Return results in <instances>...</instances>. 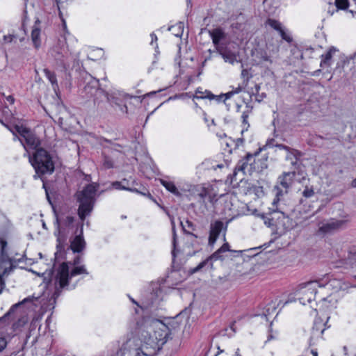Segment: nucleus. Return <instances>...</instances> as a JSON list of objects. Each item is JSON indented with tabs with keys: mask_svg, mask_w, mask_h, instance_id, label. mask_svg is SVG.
I'll list each match as a JSON object with an SVG mask.
<instances>
[{
	"mask_svg": "<svg viewBox=\"0 0 356 356\" xmlns=\"http://www.w3.org/2000/svg\"><path fill=\"white\" fill-rule=\"evenodd\" d=\"M205 92L207 93V95L206 96H202L201 95L200 97L201 98H208L209 99H214L216 98V95L212 94L211 92L209 91H205Z\"/></svg>",
	"mask_w": 356,
	"mask_h": 356,
	"instance_id": "obj_48",
	"label": "nucleus"
},
{
	"mask_svg": "<svg viewBox=\"0 0 356 356\" xmlns=\"http://www.w3.org/2000/svg\"><path fill=\"white\" fill-rule=\"evenodd\" d=\"M83 91L88 97H94L95 104L99 99L98 95H104L106 97L107 102L112 101L108 96V93L99 87V80L96 79L90 78V81L84 86Z\"/></svg>",
	"mask_w": 356,
	"mask_h": 356,
	"instance_id": "obj_10",
	"label": "nucleus"
},
{
	"mask_svg": "<svg viewBox=\"0 0 356 356\" xmlns=\"http://www.w3.org/2000/svg\"><path fill=\"white\" fill-rule=\"evenodd\" d=\"M235 356H241V355L239 354V349H237L236 353H235Z\"/></svg>",
	"mask_w": 356,
	"mask_h": 356,
	"instance_id": "obj_62",
	"label": "nucleus"
},
{
	"mask_svg": "<svg viewBox=\"0 0 356 356\" xmlns=\"http://www.w3.org/2000/svg\"><path fill=\"white\" fill-rule=\"evenodd\" d=\"M172 232H173V241H172V243H173L174 247H175L176 246V243H177V234H176V231H175V222L173 221H172Z\"/></svg>",
	"mask_w": 356,
	"mask_h": 356,
	"instance_id": "obj_47",
	"label": "nucleus"
},
{
	"mask_svg": "<svg viewBox=\"0 0 356 356\" xmlns=\"http://www.w3.org/2000/svg\"><path fill=\"white\" fill-rule=\"evenodd\" d=\"M348 222V220L331 219L327 222L319 226L318 233L323 234H331L334 231L346 227Z\"/></svg>",
	"mask_w": 356,
	"mask_h": 356,
	"instance_id": "obj_11",
	"label": "nucleus"
},
{
	"mask_svg": "<svg viewBox=\"0 0 356 356\" xmlns=\"http://www.w3.org/2000/svg\"><path fill=\"white\" fill-rule=\"evenodd\" d=\"M312 353L313 356H318L317 351L315 350H312Z\"/></svg>",
	"mask_w": 356,
	"mask_h": 356,
	"instance_id": "obj_61",
	"label": "nucleus"
},
{
	"mask_svg": "<svg viewBox=\"0 0 356 356\" xmlns=\"http://www.w3.org/2000/svg\"><path fill=\"white\" fill-rule=\"evenodd\" d=\"M171 334L169 327L162 322H158L154 336H149L141 346L136 349L135 356H153L166 343Z\"/></svg>",
	"mask_w": 356,
	"mask_h": 356,
	"instance_id": "obj_1",
	"label": "nucleus"
},
{
	"mask_svg": "<svg viewBox=\"0 0 356 356\" xmlns=\"http://www.w3.org/2000/svg\"><path fill=\"white\" fill-rule=\"evenodd\" d=\"M40 24V20L38 18L35 21L33 27H39Z\"/></svg>",
	"mask_w": 356,
	"mask_h": 356,
	"instance_id": "obj_59",
	"label": "nucleus"
},
{
	"mask_svg": "<svg viewBox=\"0 0 356 356\" xmlns=\"http://www.w3.org/2000/svg\"><path fill=\"white\" fill-rule=\"evenodd\" d=\"M15 131L17 132L20 135V136H21L20 138H22V139L31 131L29 129H28L26 127H24L23 126H18V125H16L15 127Z\"/></svg>",
	"mask_w": 356,
	"mask_h": 356,
	"instance_id": "obj_36",
	"label": "nucleus"
},
{
	"mask_svg": "<svg viewBox=\"0 0 356 356\" xmlns=\"http://www.w3.org/2000/svg\"><path fill=\"white\" fill-rule=\"evenodd\" d=\"M339 50L334 47H330L328 50L321 56L320 66L323 68L329 67L332 65L333 55Z\"/></svg>",
	"mask_w": 356,
	"mask_h": 356,
	"instance_id": "obj_19",
	"label": "nucleus"
},
{
	"mask_svg": "<svg viewBox=\"0 0 356 356\" xmlns=\"http://www.w3.org/2000/svg\"><path fill=\"white\" fill-rule=\"evenodd\" d=\"M277 191L276 193V197L274 199L273 202V207L270 208V209H271L273 212H280L284 217H286L288 219L291 218V222L289 225V227L291 229L296 227L298 225V223L301 222L302 221L307 220V216H302L299 207L293 209L290 213H286L285 212L280 211L277 206V203L280 200V196H282L283 195V193L277 187Z\"/></svg>",
	"mask_w": 356,
	"mask_h": 356,
	"instance_id": "obj_6",
	"label": "nucleus"
},
{
	"mask_svg": "<svg viewBox=\"0 0 356 356\" xmlns=\"http://www.w3.org/2000/svg\"><path fill=\"white\" fill-rule=\"evenodd\" d=\"M252 56H254L259 63H263L264 62H268L270 63H273L271 60V54L268 53L266 49H256L252 53Z\"/></svg>",
	"mask_w": 356,
	"mask_h": 356,
	"instance_id": "obj_22",
	"label": "nucleus"
},
{
	"mask_svg": "<svg viewBox=\"0 0 356 356\" xmlns=\"http://www.w3.org/2000/svg\"><path fill=\"white\" fill-rule=\"evenodd\" d=\"M231 251L229 245L227 243H224L218 250L213 252L211 256L203 261L200 262L195 268L191 269V274L195 273L201 270L206 266H209L210 268H213V261L218 259L222 260L224 258L223 253Z\"/></svg>",
	"mask_w": 356,
	"mask_h": 356,
	"instance_id": "obj_9",
	"label": "nucleus"
},
{
	"mask_svg": "<svg viewBox=\"0 0 356 356\" xmlns=\"http://www.w3.org/2000/svg\"><path fill=\"white\" fill-rule=\"evenodd\" d=\"M334 4L337 7V10H339L347 8L349 3L348 0H335Z\"/></svg>",
	"mask_w": 356,
	"mask_h": 356,
	"instance_id": "obj_38",
	"label": "nucleus"
},
{
	"mask_svg": "<svg viewBox=\"0 0 356 356\" xmlns=\"http://www.w3.org/2000/svg\"><path fill=\"white\" fill-rule=\"evenodd\" d=\"M254 169L257 172H262L268 168V156H265L257 161L254 159Z\"/></svg>",
	"mask_w": 356,
	"mask_h": 356,
	"instance_id": "obj_25",
	"label": "nucleus"
},
{
	"mask_svg": "<svg viewBox=\"0 0 356 356\" xmlns=\"http://www.w3.org/2000/svg\"><path fill=\"white\" fill-rule=\"evenodd\" d=\"M48 275L51 276V277L52 276V271L51 270L48 273Z\"/></svg>",
	"mask_w": 356,
	"mask_h": 356,
	"instance_id": "obj_64",
	"label": "nucleus"
},
{
	"mask_svg": "<svg viewBox=\"0 0 356 356\" xmlns=\"http://www.w3.org/2000/svg\"><path fill=\"white\" fill-rule=\"evenodd\" d=\"M151 38H152V42H151L152 44L154 42H156L157 41V37H156V35L154 33H152L151 34Z\"/></svg>",
	"mask_w": 356,
	"mask_h": 356,
	"instance_id": "obj_56",
	"label": "nucleus"
},
{
	"mask_svg": "<svg viewBox=\"0 0 356 356\" xmlns=\"http://www.w3.org/2000/svg\"><path fill=\"white\" fill-rule=\"evenodd\" d=\"M288 154L286 156V160L291 161V164L293 166V170L298 169V160L299 158L302 156V153L297 149L290 148L289 150H287Z\"/></svg>",
	"mask_w": 356,
	"mask_h": 356,
	"instance_id": "obj_23",
	"label": "nucleus"
},
{
	"mask_svg": "<svg viewBox=\"0 0 356 356\" xmlns=\"http://www.w3.org/2000/svg\"><path fill=\"white\" fill-rule=\"evenodd\" d=\"M7 241L0 238V294L6 286L3 277L8 275L15 267L13 259L9 257L7 252Z\"/></svg>",
	"mask_w": 356,
	"mask_h": 356,
	"instance_id": "obj_5",
	"label": "nucleus"
},
{
	"mask_svg": "<svg viewBox=\"0 0 356 356\" xmlns=\"http://www.w3.org/2000/svg\"><path fill=\"white\" fill-rule=\"evenodd\" d=\"M217 52L222 57L224 60L233 65L235 62H238V52L231 49L227 44L219 47L216 49Z\"/></svg>",
	"mask_w": 356,
	"mask_h": 356,
	"instance_id": "obj_12",
	"label": "nucleus"
},
{
	"mask_svg": "<svg viewBox=\"0 0 356 356\" xmlns=\"http://www.w3.org/2000/svg\"><path fill=\"white\" fill-rule=\"evenodd\" d=\"M326 323H323L322 320L316 318L314 321V325L312 329V335L309 339V345L314 344V339L320 338L325 330Z\"/></svg>",
	"mask_w": 356,
	"mask_h": 356,
	"instance_id": "obj_15",
	"label": "nucleus"
},
{
	"mask_svg": "<svg viewBox=\"0 0 356 356\" xmlns=\"http://www.w3.org/2000/svg\"><path fill=\"white\" fill-rule=\"evenodd\" d=\"M30 300H31V298H25L22 302L13 305L11 307V308L9 309V311L4 316H3L2 317L0 318V323L3 322L6 320L10 318V316L14 313L15 310L19 305H22L23 303H24L27 301H29Z\"/></svg>",
	"mask_w": 356,
	"mask_h": 356,
	"instance_id": "obj_31",
	"label": "nucleus"
},
{
	"mask_svg": "<svg viewBox=\"0 0 356 356\" xmlns=\"http://www.w3.org/2000/svg\"><path fill=\"white\" fill-rule=\"evenodd\" d=\"M350 61L346 58H343L337 63V66L334 69L333 74H337L341 76L342 73L344 72V68L346 65H348Z\"/></svg>",
	"mask_w": 356,
	"mask_h": 356,
	"instance_id": "obj_27",
	"label": "nucleus"
},
{
	"mask_svg": "<svg viewBox=\"0 0 356 356\" xmlns=\"http://www.w3.org/2000/svg\"><path fill=\"white\" fill-rule=\"evenodd\" d=\"M186 224L188 229L186 228V226L183 224L182 221H180V225L182 227V229L184 232L187 234L193 236L194 238H197V236L195 234H193L191 231H194L195 229V225L190 220H186Z\"/></svg>",
	"mask_w": 356,
	"mask_h": 356,
	"instance_id": "obj_29",
	"label": "nucleus"
},
{
	"mask_svg": "<svg viewBox=\"0 0 356 356\" xmlns=\"http://www.w3.org/2000/svg\"><path fill=\"white\" fill-rule=\"evenodd\" d=\"M302 196L305 198H310L315 195V192L313 186H306L304 191L302 193Z\"/></svg>",
	"mask_w": 356,
	"mask_h": 356,
	"instance_id": "obj_37",
	"label": "nucleus"
},
{
	"mask_svg": "<svg viewBox=\"0 0 356 356\" xmlns=\"http://www.w3.org/2000/svg\"><path fill=\"white\" fill-rule=\"evenodd\" d=\"M266 146L268 147H277L280 149H285L286 151L289 150L291 148L285 145L276 143L275 139L273 138L268 140Z\"/></svg>",
	"mask_w": 356,
	"mask_h": 356,
	"instance_id": "obj_34",
	"label": "nucleus"
},
{
	"mask_svg": "<svg viewBox=\"0 0 356 356\" xmlns=\"http://www.w3.org/2000/svg\"><path fill=\"white\" fill-rule=\"evenodd\" d=\"M55 214L56 225L57 226V233H55V234L57 236V241L58 242L57 248L60 250L63 248V243L67 238V232L66 229L72 225L74 218L70 216L60 218L56 212Z\"/></svg>",
	"mask_w": 356,
	"mask_h": 356,
	"instance_id": "obj_7",
	"label": "nucleus"
},
{
	"mask_svg": "<svg viewBox=\"0 0 356 356\" xmlns=\"http://www.w3.org/2000/svg\"><path fill=\"white\" fill-rule=\"evenodd\" d=\"M252 159H254L253 155L250 153H248L245 156L239 160L233 172V177H235L239 172L245 175V170Z\"/></svg>",
	"mask_w": 356,
	"mask_h": 356,
	"instance_id": "obj_20",
	"label": "nucleus"
},
{
	"mask_svg": "<svg viewBox=\"0 0 356 356\" xmlns=\"http://www.w3.org/2000/svg\"><path fill=\"white\" fill-rule=\"evenodd\" d=\"M121 181L123 184H125V186L130 188L124 189L125 191L139 193L138 190L135 187L138 185V183L135 179H133L132 177H130L129 179L124 178Z\"/></svg>",
	"mask_w": 356,
	"mask_h": 356,
	"instance_id": "obj_30",
	"label": "nucleus"
},
{
	"mask_svg": "<svg viewBox=\"0 0 356 356\" xmlns=\"http://www.w3.org/2000/svg\"><path fill=\"white\" fill-rule=\"evenodd\" d=\"M243 143V138H240L236 140V145L238 146L239 145H242Z\"/></svg>",
	"mask_w": 356,
	"mask_h": 356,
	"instance_id": "obj_58",
	"label": "nucleus"
},
{
	"mask_svg": "<svg viewBox=\"0 0 356 356\" xmlns=\"http://www.w3.org/2000/svg\"><path fill=\"white\" fill-rule=\"evenodd\" d=\"M126 350L127 343H123L122 346L119 348L111 356H124Z\"/></svg>",
	"mask_w": 356,
	"mask_h": 356,
	"instance_id": "obj_40",
	"label": "nucleus"
},
{
	"mask_svg": "<svg viewBox=\"0 0 356 356\" xmlns=\"http://www.w3.org/2000/svg\"><path fill=\"white\" fill-rule=\"evenodd\" d=\"M295 176L296 172L295 170H293L292 172H284L279 177L278 182L280 186L285 189V193L288 192V189L291 186Z\"/></svg>",
	"mask_w": 356,
	"mask_h": 356,
	"instance_id": "obj_18",
	"label": "nucleus"
},
{
	"mask_svg": "<svg viewBox=\"0 0 356 356\" xmlns=\"http://www.w3.org/2000/svg\"><path fill=\"white\" fill-rule=\"evenodd\" d=\"M223 99V102H225L227 98H226V93L225 94H221L220 95H216V99L218 102L222 101Z\"/></svg>",
	"mask_w": 356,
	"mask_h": 356,
	"instance_id": "obj_49",
	"label": "nucleus"
},
{
	"mask_svg": "<svg viewBox=\"0 0 356 356\" xmlns=\"http://www.w3.org/2000/svg\"><path fill=\"white\" fill-rule=\"evenodd\" d=\"M31 40L34 47L35 49H38L41 44L40 27H33L31 31Z\"/></svg>",
	"mask_w": 356,
	"mask_h": 356,
	"instance_id": "obj_26",
	"label": "nucleus"
},
{
	"mask_svg": "<svg viewBox=\"0 0 356 356\" xmlns=\"http://www.w3.org/2000/svg\"><path fill=\"white\" fill-rule=\"evenodd\" d=\"M321 72V70H318L314 72V74H317L318 72Z\"/></svg>",
	"mask_w": 356,
	"mask_h": 356,
	"instance_id": "obj_63",
	"label": "nucleus"
},
{
	"mask_svg": "<svg viewBox=\"0 0 356 356\" xmlns=\"http://www.w3.org/2000/svg\"><path fill=\"white\" fill-rule=\"evenodd\" d=\"M324 285L320 284L318 281H312L300 285L299 300L302 305L309 303L314 300L317 293L318 287H323Z\"/></svg>",
	"mask_w": 356,
	"mask_h": 356,
	"instance_id": "obj_8",
	"label": "nucleus"
},
{
	"mask_svg": "<svg viewBox=\"0 0 356 356\" xmlns=\"http://www.w3.org/2000/svg\"><path fill=\"white\" fill-rule=\"evenodd\" d=\"M241 26H242V24H240L238 22H235L232 24V29H242Z\"/></svg>",
	"mask_w": 356,
	"mask_h": 356,
	"instance_id": "obj_52",
	"label": "nucleus"
},
{
	"mask_svg": "<svg viewBox=\"0 0 356 356\" xmlns=\"http://www.w3.org/2000/svg\"><path fill=\"white\" fill-rule=\"evenodd\" d=\"M44 73L49 81L53 85V87L55 88V86H58L56 76L54 72L50 71L49 70L45 68L44 69Z\"/></svg>",
	"mask_w": 356,
	"mask_h": 356,
	"instance_id": "obj_32",
	"label": "nucleus"
},
{
	"mask_svg": "<svg viewBox=\"0 0 356 356\" xmlns=\"http://www.w3.org/2000/svg\"><path fill=\"white\" fill-rule=\"evenodd\" d=\"M83 222L81 221L80 233L74 236L71 241L70 248L74 252H81L86 248V242L83 236Z\"/></svg>",
	"mask_w": 356,
	"mask_h": 356,
	"instance_id": "obj_16",
	"label": "nucleus"
},
{
	"mask_svg": "<svg viewBox=\"0 0 356 356\" xmlns=\"http://www.w3.org/2000/svg\"><path fill=\"white\" fill-rule=\"evenodd\" d=\"M14 139L19 140L26 149L28 147L36 150L40 145V139L31 131L23 139L19 138L17 136H15Z\"/></svg>",
	"mask_w": 356,
	"mask_h": 356,
	"instance_id": "obj_13",
	"label": "nucleus"
},
{
	"mask_svg": "<svg viewBox=\"0 0 356 356\" xmlns=\"http://www.w3.org/2000/svg\"><path fill=\"white\" fill-rule=\"evenodd\" d=\"M241 76L245 82V85L248 84L249 80L252 78V74L249 72L248 70L243 69L241 72Z\"/></svg>",
	"mask_w": 356,
	"mask_h": 356,
	"instance_id": "obj_41",
	"label": "nucleus"
},
{
	"mask_svg": "<svg viewBox=\"0 0 356 356\" xmlns=\"http://www.w3.org/2000/svg\"><path fill=\"white\" fill-rule=\"evenodd\" d=\"M161 184L170 193H173L177 196H180L181 193L177 188L175 184L172 181H165L164 179H160Z\"/></svg>",
	"mask_w": 356,
	"mask_h": 356,
	"instance_id": "obj_28",
	"label": "nucleus"
},
{
	"mask_svg": "<svg viewBox=\"0 0 356 356\" xmlns=\"http://www.w3.org/2000/svg\"><path fill=\"white\" fill-rule=\"evenodd\" d=\"M108 96H109L110 99H112L111 102H108L111 105H113V104L119 105V103L118 102V98L115 97L113 95H110L109 94H108Z\"/></svg>",
	"mask_w": 356,
	"mask_h": 356,
	"instance_id": "obj_50",
	"label": "nucleus"
},
{
	"mask_svg": "<svg viewBox=\"0 0 356 356\" xmlns=\"http://www.w3.org/2000/svg\"><path fill=\"white\" fill-rule=\"evenodd\" d=\"M98 97H99V99H98V101L96 102V104H99V103L100 102H102V98H103V97H104V98H105V99H106V97L104 95H98Z\"/></svg>",
	"mask_w": 356,
	"mask_h": 356,
	"instance_id": "obj_57",
	"label": "nucleus"
},
{
	"mask_svg": "<svg viewBox=\"0 0 356 356\" xmlns=\"http://www.w3.org/2000/svg\"><path fill=\"white\" fill-rule=\"evenodd\" d=\"M250 190L252 191L258 197L264 195L263 187L261 186H254Z\"/></svg>",
	"mask_w": 356,
	"mask_h": 356,
	"instance_id": "obj_43",
	"label": "nucleus"
},
{
	"mask_svg": "<svg viewBox=\"0 0 356 356\" xmlns=\"http://www.w3.org/2000/svg\"><path fill=\"white\" fill-rule=\"evenodd\" d=\"M64 49H68L65 39L58 40L57 44L53 47L51 50V55L55 58V55L61 54Z\"/></svg>",
	"mask_w": 356,
	"mask_h": 356,
	"instance_id": "obj_24",
	"label": "nucleus"
},
{
	"mask_svg": "<svg viewBox=\"0 0 356 356\" xmlns=\"http://www.w3.org/2000/svg\"><path fill=\"white\" fill-rule=\"evenodd\" d=\"M80 274H88L84 266H75L70 273L66 263L63 262L59 266L55 276L51 280V282H54L55 289L50 300H53V304L56 303V300L60 295L62 290L68 286L70 279Z\"/></svg>",
	"mask_w": 356,
	"mask_h": 356,
	"instance_id": "obj_2",
	"label": "nucleus"
},
{
	"mask_svg": "<svg viewBox=\"0 0 356 356\" xmlns=\"http://www.w3.org/2000/svg\"><path fill=\"white\" fill-rule=\"evenodd\" d=\"M70 56V53L68 49H64L63 52L61 54H58V55H55V60L56 64L60 67H62L64 70H67L69 67V58Z\"/></svg>",
	"mask_w": 356,
	"mask_h": 356,
	"instance_id": "obj_21",
	"label": "nucleus"
},
{
	"mask_svg": "<svg viewBox=\"0 0 356 356\" xmlns=\"http://www.w3.org/2000/svg\"><path fill=\"white\" fill-rule=\"evenodd\" d=\"M223 227V223L220 220H217L211 224L209 237V245L213 246L218 238Z\"/></svg>",
	"mask_w": 356,
	"mask_h": 356,
	"instance_id": "obj_17",
	"label": "nucleus"
},
{
	"mask_svg": "<svg viewBox=\"0 0 356 356\" xmlns=\"http://www.w3.org/2000/svg\"><path fill=\"white\" fill-rule=\"evenodd\" d=\"M242 118H243V123L244 124H248V112H243V113Z\"/></svg>",
	"mask_w": 356,
	"mask_h": 356,
	"instance_id": "obj_51",
	"label": "nucleus"
},
{
	"mask_svg": "<svg viewBox=\"0 0 356 356\" xmlns=\"http://www.w3.org/2000/svg\"><path fill=\"white\" fill-rule=\"evenodd\" d=\"M6 99L11 104H13L14 103V102H15L14 97L13 96H11V95L8 96L6 97Z\"/></svg>",
	"mask_w": 356,
	"mask_h": 356,
	"instance_id": "obj_55",
	"label": "nucleus"
},
{
	"mask_svg": "<svg viewBox=\"0 0 356 356\" xmlns=\"http://www.w3.org/2000/svg\"><path fill=\"white\" fill-rule=\"evenodd\" d=\"M81 257H79V256L76 257L73 261V264L74 266L78 265L81 262Z\"/></svg>",
	"mask_w": 356,
	"mask_h": 356,
	"instance_id": "obj_54",
	"label": "nucleus"
},
{
	"mask_svg": "<svg viewBox=\"0 0 356 356\" xmlns=\"http://www.w3.org/2000/svg\"><path fill=\"white\" fill-rule=\"evenodd\" d=\"M28 322V317L25 315L21 316L18 320L13 324V330H19L26 324Z\"/></svg>",
	"mask_w": 356,
	"mask_h": 356,
	"instance_id": "obj_33",
	"label": "nucleus"
},
{
	"mask_svg": "<svg viewBox=\"0 0 356 356\" xmlns=\"http://www.w3.org/2000/svg\"><path fill=\"white\" fill-rule=\"evenodd\" d=\"M241 91H242V88L241 86H238L235 90L227 92L226 98H230L233 95L239 93Z\"/></svg>",
	"mask_w": 356,
	"mask_h": 356,
	"instance_id": "obj_45",
	"label": "nucleus"
},
{
	"mask_svg": "<svg viewBox=\"0 0 356 356\" xmlns=\"http://www.w3.org/2000/svg\"><path fill=\"white\" fill-rule=\"evenodd\" d=\"M58 10H59V16H60L61 18H63V17H62V13H61V11L60 10V8H59V6H58ZM62 21H63V24H64V26H65V20H64L63 19H62Z\"/></svg>",
	"mask_w": 356,
	"mask_h": 356,
	"instance_id": "obj_60",
	"label": "nucleus"
},
{
	"mask_svg": "<svg viewBox=\"0 0 356 356\" xmlns=\"http://www.w3.org/2000/svg\"><path fill=\"white\" fill-rule=\"evenodd\" d=\"M209 34L211 37L212 42L216 49H218L219 47H222L225 44L221 42L227 38V33L222 28L218 27L212 30H209Z\"/></svg>",
	"mask_w": 356,
	"mask_h": 356,
	"instance_id": "obj_14",
	"label": "nucleus"
},
{
	"mask_svg": "<svg viewBox=\"0 0 356 356\" xmlns=\"http://www.w3.org/2000/svg\"><path fill=\"white\" fill-rule=\"evenodd\" d=\"M103 165L106 168H108V169L113 168V161L108 156H104V157Z\"/></svg>",
	"mask_w": 356,
	"mask_h": 356,
	"instance_id": "obj_44",
	"label": "nucleus"
},
{
	"mask_svg": "<svg viewBox=\"0 0 356 356\" xmlns=\"http://www.w3.org/2000/svg\"><path fill=\"white\" fill-rule=\"evenodd\" d=\"M266 24L269 25L271 28L277 31L278 32L283 28L282 24L280 22L270 18L267 19Z\"/></svg>",
	"mask_w": 356,
	"mask_h": 356,
	"instance_id": "obj_35",
	"label": "nucleus"
},
{
	"mask_svg": "<svg viewBox=\"0 0 356 356\" xmlns=\"http://www.w3.org/2000/svg\"><path fill=\"white\" fill-rule=\"evenodd\" d=\"M279 33L282 38L287 42L291 43L293 41L292 37L289 34L286 33L283 28L280 30Z\"/></svg>",
	"mask_w": 356,
	"mask_h": 356,
	"instance_id": "obj_39",
	"label": "nucleus"
},
{
	"mask_svg": "<svg viewBox=\"0 0 356 356\" xmlns=\"http://www.w3.org/2000/svg\"><path fill=\"white\" fill-rule=\"evenodd\" d=\"M99 185L96 183L87 184L83 190L76 193L75 197L79 203L78 215L82 222L92 212L96 202V193Z\"/></svg>",
	"mask_w": 356,
	"mask_h": 356,
	"instance_id": "obj_3",
	"label": "nucleus"
},
{
	"mask_svg": "<svg viewBox=\"0 0 356 356\" xmlns=\"http://www.w3.org/2000/svg\"><path fill=\"white\" fill-rule=\"evenodd\" d=\"M7 346V341L4 337H0V353L2 352Z\"/></svg>",
	"mask_w": 356,
	"mask_h": 356,
	"instance_id": "obj_46",
	"label": "nucleus"
},
{
	"mask_svg": "<svg viewBox=\"0 0 356 356\" xmlns=\"http://www.w3.org/2000/svg\"><path fill=\"white\" fill-rule=\"evenodd\" d=\"M13 38L14 35H5L4 40L7 42H11L13 41Z\"/></svg>",
	"mask_w": 356,
	"mask_h": 356,
	"instance_id": "obj_53",
	"label": "nucleus"
},
{
	"mask_svg": "<svg viewBox=\"0 0 356 356\" xmlns=\"http://www.w3.org/2000/svg\"><path fill=\"white\" fill-rule=\"evenodd\" d=\"M29 161L34 168L38 176L52 174L54 171V163L51 156L44 148H38L29 156Z\"/></svg>",
	"mask_w": 356,
	"mask_h": 356,
	"instance_id": "obj_4",
	"label": "nucleus"
},
{
	"mask_svg": "<svg viewBox=\"0 0 356 356\" xmlns=\"http://www.w3.org/2000/svg\"><path fill=\"white\" fill-rule=\"evenodd\" d=\"M111 186L113 188L118 190L130 189L129 188H128V186H125V184H123L121 181H113L112 182Z\"/></svg>",
	"mask_w": 356,
	"mask_h": 356,
	"instance_id": "obj_42",
	"label": "nucleus"
}]
</instances>
